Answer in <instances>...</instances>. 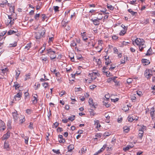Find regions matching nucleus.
<instances>
[{
	"mask_svg": "<svg viewBox=\"0 0 155 155\" xmlns=\"http://www.w3.org/2000/svg\"><path fill=\"white\" fill-rule=\"evenodd\" d=\"M33 124L32 122H30V124L28 126V127L31 129H32L33 128Z\"/></svg>",
	"mask_w": 155,
	"mask_h": 155,
	"instance_id": "57",
	"label": "nucleus"
},
{
	"mask_svg": "<svg viewBox=\"0 0 155 155\" xmlns=\"http://www.w3.org/2000/svg\"><path fill=\"white\" fill-rule=\"evenodd\" d=\"M20 87V85L16 81L14 82V84L13 85V87H15V90L18 89Z\"/></svg>",
	"mask_w": 155,
	"mask_h": 155,
	"instance_id": "19",
	"label": "nucleus"
},
{
	"mask_svg": "<svg viewBox=\"0 0 155 155\" xmlns=\"http://www.w3.org/2000/svg\"><path fill=\"white\" fill-rule=\"evenodd\" d=\"M76 57L79 60H81L83 58V57H82L81 55L80 54L77 56Z\"/></svg>",
	"mask_w": 155,
	"mask_h": 155,
	"instance_id": "40",
	"label": "nucleus"
},
{
	"mask_svg": "<svg viewBox=\"0 0 155 155\" xmlns=\"http://www.w3.org/2000/svg\"><path fill=\"white\" fill-rule=\"evenodd\" d=\"M41 17L42 18V21H44L45 19L47 18V17L45 14H42L41 15Z\"/></svg>",
	"mask_w": 155,
	"mask_h": 155,
	"instance_id": "34",
	"label": "nucleus"
},
{
	"mask_svg": "<svg viewBox=\"0 0 155 155\" xmlns=\"http://www.w3.org/2000/svg\"><path fill=\"white\" fill-rule=\"evenodd\" d=\"M110 134L109 132H105L104 134V136L107 137L109 136Z\"/></svg>",
	"mask_w": 155,
	"mask_h": 155,
	"instance_id": "64",
	"label": "nucleus"
},
{
	"mask_svg": "<svg viewBox=\"0 0 155 155\" xmlns=\"http://www.w3.org/2000/svg\"><path fill=\"white\" fill-rule=\"evenodd\" d=\"M74 148V146L72 144H70L68 147V152H71L72 150Z\"/></svg>",
	"mask_w": 155,
	"mask_h": 155,
	"instance_id": "15",
	"label": "nucleus"
},
{
	"mask_svg": "<svg viewBox=\"0 0 155 155\" xmlns=\"http://www.w3.org/2000/svg\"><path fill=\"white\" fill-rule=\"evenodd\" d=\"M52 151L54 153H56L57 154H58L60 153L59 150H55L54 149H53Z\"/></svg>",
	"mask_w": 155,
	"mask_h": 155,
	"instance_id": "61",
	"label": "nucleus"
},
{
	"mask_svg": "<svg viewBox=\"0 0 155 155\" xmlns=\"http://www.w3.org/2000/svg\"><path fill=\"white\" fill-rule=\"evenodd\" d=\"M59 142L61 143H64L65 142V140L64 138L60 139L59 140Z\"/></svg>",
	"mask_w": 155,
	"mask_h": 155,
	"instance_id": "47",
	"label": "nucleus"
},
{
	"mask_svg": "<svg viewBox=\"0 0 155 155\" xmlns=\"http://www.w3.org/2000/svg\"><path fill=\"white\" fill-rule=\"evenodd\" d=\"M9 144L8 141H5L4 144V148L5 149H7L9 148Z\"/></svg>",
	"mask_w": 155,
	"mask_h": 155,
	"instance_id": "25",
	"label": "nucleus"
},
{
	"mask_svg": "<svg viewBox=\"0 0 155 155\" xmlns=\"http://www.w3.org/2000/svg\"><path fill=\"white\" fill-rule=\"evenodd\" d=\"M40 14H36L34 16V18L36 21L38 20L39 18L40 17Z\"/></svg>",
	"mask_w": 155,
	"mask_h": 155,
	"instance_id": "35",
	"label": "nucleus"
},
{
	"mask_svg": "<svg viewBox=\"0 0 155 155\" xmlns=\"http://www.w3.org/2000/svg\"><path fill=\"white\" fill-rule=\"evenodd\" d=\"M155 111V109L154 107H152L150 109V115L152 119L155 118V115L154 112Z\"/></svg>",
	"mask_w": 155,
	"mask_h": 155,
	"instance_id": "10",
	"label": "nucleus"
},
{
	"mask_svg": "<svg viewBox=\"0 0 155 155\" xmlns=\"http://www.w3.org/2000/svg\"><path fill=\"white\" fill-rule=\"evenodd\" d=\"M155 72L154 70L153 71L151 69H147L144 72V75L147 78L149 79L152 76L153 73Z\"/></svg>",
	"mask_w": 155,
	"mask_h": 155,
	"instance_id": "3",
	"label": "nucleus"
},
{
	"mask_svg": "<svg viewBox=\"0 0 155 155\" xmlns=\"http://www.w3.org/2000/svg\"><path fill=\"white\" fill-rule=\"evenodd\" d=\"M118 38V37L116 35H114L112 36V38L113 39L116 40Z\"/></svg>",
	"mask_w": 155,
	"mask_h": 155,
	"instance_id": "60",
	"label": "nucleus"
},
{
	"mask_svg": "<svg viewBox=\"0 0 155 155\" xmlns=\"http://www.w3.org/2000/svg\"><path fill=\"white\" fill-rule=\"evenodd\" d=\"M144 127L143 126V127H142L139 130V134H143V129L144 128Z\"/></svg>",
	"mask_w": 155,
	"mask_h": 155,
	"instance_id": "29",
	"label": "nucleus"
},
{
	"mask_svg": "<svg viewBox=\"0 0 155 155\" xmlns=\"http://www.w3.org/2000/svg\"><path fill=\"white\" fill-rule=\"evenodd\" d=\"M75 116L74 115L73 116L71 117L68 118V120L71 121H73L74 119Z\"/></svg>",
	"mask_w": 155,
	"mask_h": 155,
	"instance_id": "52",
	"label": "nucleus"
},
{
	"mask_svg": "<svg viewBox=\"0 0 155 155\" xmlns=\"http://www.w3.org/2000/svg\"><path fill=\"white\" fill-rule=\"evenodd\" d=\"M105 63L106 65H108L110 63H111V61L109 59V56H106L105 57Z\"/></svg>",
	"mask_w": 155,
	"mask_h": 155,
	"instance_id": "11",
	"label": "nucleus"
},
{
	"mask_svg": "<svg viewBox=\"0 0 155 155\" xmlns=\"http://www.w3.org/2000/svg\"><path fill=\"white\" fill-rule=\"evenodd\" d=\"M54 10L55 12H56L59 11V7L58 6H54L53 7Z\"/></svg>",
	"mask_w": 155,
	"mask_h": 155,
	"instance_id": "36",
	"label": "nucleus"
},
{
	"mask_svg": "<svg viewBox=\"0 0 155 155\" xmlns=\"http://www.w3.org/2000/svg\"><path fill=\"white\" fill-rule=\"evenodd\" d=\"M127 11L129 12L131 14V15L133 16L135 14L137 13V12H134L131 9H128Z\"/></svg>",
	"mask_w": 155,
	"mask_h": 155,
	"instance_id": "30",
	"label": "nucleus"
},
{
	"mask_svg": "<svg viewBox=\"0 0 155 155\" xmlns=\"http://www.w3.org/2000/svg\"><path fill=\"white\" fill-rule=\"evenodd\" d=\"M92 74V76L91 77V78L92 80H94L96 78V73H93L90 74L91 75Z\"/></svg>",
	"mask_w": 155,
	"mask_h": 155,
	"instance_id": "21",
	"label": "nucleus"
},
{
	"mask_svg": "<svg viewBox=\"0 0 155 155\" xmlns=\"http://www.w3.org/2000/svg\"><path fill=\"white\" fill-rule=\"evenodd\" d=\"M88 103L90 107L92 108L95 109L96 108L94 104V103L93 101L91 98H90L88 100Z\"/></svg>",
	"mask_w": 155,
	"mask_h": 155,
	"instance_id": "7",
	"label": "nucleus"
},
{
	"mask_svg": "<svg viewBox=\"0 0 155 155\" xmlns=\"http://www.w3.org/2000/svg\"><path fill=\"white\" fill-rule=\"evenodd\" d=\"M25 142L26 144H28V141L29 139V137L28 136H25L24 138Z\"/></svg>",
	"mask_w": 155,
	"mask_h": 155,
	"instance_id": "39",
	"label": "nucleus"
},
{
	"mask_svg": "<svg viewBox=\"0 0 155 155\" xmlns=\"http://www.w3.org/2000/svg\"><path fill=\"white\" fill-rule=\"evenodd\" d=\"M123 129L124 131L126 133H127L128 131H129L130 130L129 128L126 126H124L123 127Z\"/></svg>",
	"mask_w": 155,
	"mask_h": 155,
	"instance_id": "27",
	"label": "nucleus"
},
{
	"mask_svg": "<svg viewBox=\"0 0 155 155\" xmlns=\"http://www.w3.org/2000/svg\"><path fill=\"white\" fill-rule=\"evenodd\" d=\"M31 46V43H28L27 44L25 47V48L27 49L28 50L29 49Z\"/></svg>",
	"mask_w": 155,
	"mask_h": 155,
	"instance_id": "38",
	"label": "nucleus"
},
{
	"mask_svg": "<svg viewBox=\"0 0 155 155\" xmlns=\"http://www.w3.org/2000/svg\"><path fill=\"white\" fill-rule=\"evenodd\" d=\"M127 119L129 121L132 122L134 120V117L129 116L128 117Z\"/></svg>",
	"mask_w": 155,
	"mask_h": 155,
	"instance_id": "37",
	"label": "nucleus"
},
{
	"mask_svg": "<svg viewBox=\"0 0 155 155\" xmlns=\"http://www.w3.org/2000/svg\"><path fill=\"white\" fill-rule=\"evenodd\" d=\"M6 33V31H3L2 32L0 33V36L2 37L5 35Z\"/></svg>",
	"mask_w": 155,
	"mask_h": 155,
	"instance_id": "58",
	"label": "nucleus"
},
{
	"mask_svg": "<svg viewBox=\"0 0 155 155\" xmlns=\"http://www.w3.org/2000/svg\"><path fill=\"white\" fill-rule=\"evenodd\" d=\"M35 86H36V87H35V90H36L38 89V88L40 87V84L39 83H35Z\"/></svg>",
	"mask_w": 155,
	"mask_h": 155,
	"instance_id": "48",
	"label": "nucleus"
},
{
	"mask_svg": "<svg viewBox=\"0 0 155 155\" xmlns=\"http://www.w3.org/2000/svg\"><path fill=\"white\" fill-rule=\"evenodd\" d=\"M38 32V33H40V35L41 37H44L45 34V30L43 27L39 28Z\"/></svg>",
	"mask_w": 155,
	"mask_h": 155,
	"instance_id": "5",
	"label": "nucleus"
},
{
	"mask_svg": "<svg viewBox=\"0 0 155 155\" xmlns=\"http://www.w3.org/2000/svg\"><path fill=\"white\" fill-rule=\"evenodd\" d=\"M135 43L139 47V51H142L143 48L146 47V45L144 44L145 41L143 39L137 38L135 40Z\"/></svg>",
	"mask_w": 155,
	"mask_h": 155,
	"instance_id": "1",
	"label": "nucleus"
},
{
	"mask_svg": "<svg viewBox=\"0 0 155 155\" xmlns=\"http://www.w3.org/2000/svg\"><path fill=\"white\" fill-rule=\"evenodd\" d=\"M133 80L131 78H129L127 80V82L128 84L131 83H132Z\"/></svg>",
	"mask_w": 155,
	"mask_h": 155,
	"instance_id": "46",
	"label": "nucleus"
},
{
	"mask_svg": "<svg viewBox=\"0 0 155 155\" xmlns=\"http://www.w3.org/2000/svg\"><path fill=\"white\" fill-rule=\"evenodd\" d=\"M8 18L9 19V20H8V25H10L11 26L13 24L14 22V21L16 18H13L12 17V15H8Z\"/></svg>",
	"mask_w": 155,
	"mask_h": 155,
	"instance_id": "4",
	"label": "nucleus"
},
{
	"mask_svg": "<svg viewBox=\"0 0 155 155\" xmlns=\"http://www.w3.org/2000/svg\"><path fill=\"white\" fill-rule=\"evenodd\" d=\"M102 134L96 133L95 135V136L97 137L100 138L102 136Z\"/></svg>",
	"mask_w": 155,
	"mask_h": 155,
	"instance_id": "50",
	"label": "nucleus"
},
{
	"mask_svg": "<svg viewBox=\"0 0 155 155\" xmlns=\"http://www.w3.org/2000/svg\"><path fill=\"white\" fill-rule=\"evenodd\" d=\"M17 111L16 112H13L12 113L13 116L15 121H16L18 120V115L17 114Z\"/></svg>",
	"mask_w": 155,
	"mask_h": 155,
	"instance_id": "13",
	"label": "nucleus"
},
{
	"mask_svg": "<svg viewBox=\"0 0 155 155\" xmlns=\"http://www.w3.org/2000/svg\"><path fill=\"white\" fill-rule=\"evenodd\" d=\"M127 31V30H122L120 32V35L121 36L124 35L126 33Z\"/></svg>",
	"mask_w": 155,
	"mask_h": 155,
	"instance_id": "28",
	"label": "nucleus"
},
{
	"mask_svg": "<svg viewBox=\"0 0 155 155\" xmlns=\"http://www.w3.org/2000/svg\"><path fill=\"white\" fill-rule=\"evenodd\" d=\"M87 150L86 147L85 146H84L81 149V153L82 154L85 153L86 152V151Z\"/></svg>",
	"mask_w": 155,
	"mask_h": 155,
	"instance_id": "22",
	"label": "nucleus"
},
{
	"mask_svg": "<svg viewBox=\"0 0 155 155\" xmlns=\"http://www.w3.org/2000/svg\"><path fill=\"white\" fill-rule=\"evenodd\" d=\"M32 110L30 109H27L26 110V113L28 114H31Z\"/></svg>",
	"mask_w": 155,
	"mask_h": 155,
	"instance_id": "41",
	"label": "nucleus"
},
{
	"mask_svg": "<svg viewBox=\"0 0 155 155\" xmlns=\"http://www.w3.org/2000/svg\"><path fill=\"white\" fill-rule=\"evenodd\" d=\"M42 86L45 88H46L48 85V83L47 82H45L42 84Z\"/></svg>",
	"mask_w": 155,
	"mask_h": 155,
	"instance_id": "49",
	"label": "nucleus"
},
{
	"mask_svg": "<svg viewBox=\"0 0 155 155\" xmlns=\"http://www.w3.org/2000/svg\"><path fill=\"white\" fill-rule=\"evenodd\" d=\"M41 59L42 61H47L48 58L47 57H43L42 56L41 57Z\"/></svg>",
	"mask_w": 155,
	"mask_h": 155,
	"instance_id": "43",
	"label": "nucleus"
},
{
	"mask_svg": "<svg viewBox=\"0 0 155 155\" xmlns=\"http://www.w3.org/2000/svg\"><path fill=\"white\" fill-rule=\"evenodd\" d=\"M114 53L117 54H118V53H119L118 50L116 48H114Z\"/></svg>",
	"mask_w": 155,
	"mask_h": 155,
	"instance_id": "53",
	"label": "nucleus"
},
{
	"mask_svg": "<svg viewBox=\"0 0 155 155\" xmlns=\"http://www.w3.org/2000/svg\"><path fill=\"white\" fill-rule=\"evenodd\" d=\"M81 36L82 37L83 40L84 41H86L88 39L87 38V37L86 32H84L83 33H81Z\"/></svg>",
	"mask_w": 155,
	"mask_h": 155,
	"instance_id": "14",
	"label": "nucleus"
},
{
	"mask_svg": "<svg viewBox=\"0 0 155 155\" xmlns=\"http://www.w3.org/2000/svg\"><path fill=\"white\" fill-rule=\"evenodd\" d=\"M33 97L34 98V99L32 100L33 103L34 104L36 103L38 101L37 98L35 96H34Z\"/></svg>",
	"mask_w": 155,
	"mask_h": 155,
	"instance_id": "42",
	"label": "nucleus"
},
{
	"mask_svg": "<svg viewBox=\"0 0 155 155\" xmlns=\"http://www.w3.org/2000/svg\"><path fill=\"white\" fill-rule=\"evenodd\" d=\"M45 51H47V54H49L50 55V57L51 60L56 58V55L55 54V52L51 48L46 49Z\"/></svg>",
	"mask_w": 155,
	"mask_h": 155,
	"instance_id": "2",
	"label": "nucleus"
},
{
	"mask_svg": "<svg viewBox=\"0 0 155 155\" xmlns=\"http://www.w3.org/2000/svg\"><path fill=\"white\" fill-rule=\"evenodd\" d=\"M17 31H15L13 30H10L8 31L7 34L8 35H11L12 34H13L17 32Z\"/></svg>",
	"mask_w": 155,
	"mask_h": 155,
	"instance_id": "26",
	"label": "nucleus"
},
{
	"mask_svg": "<svg viewBox=\"0 0 155 155\" xmlns=\"http://www.w3.org/2000/svg\"><path fill=\"white\" fill-rule=\"evenodd\" d=\"M132 147H131V146L127 145V147L123 148V150H124L125 151H126L129 150L130 148H131Z\"/></svg>",
	"mask_w": 155,
	"mask_h": 155,
	"instance_id": "24",
	"label": "nucleus"
},
{
	"mask_svg": "<svg viewBox=\"0 0 155 155\" xmlns=\"http://www.w3.org/2000/svg\"><path fill=\"white\" fill-rule=\"evenodd\" d=\"M2 122L1 123V128L0 130H1V129L2 130H5V129L6 128V127L5 126V124L4 123L3 121H2V120H1Z\"/></svg>",
	"mask_w": 155,
	"mask_h": 155,
	"instance_id": "16",
	"label": "nucleus"
},
{
	"mask_svg": "<svg viewBox=\"0 0 155 155\" xmlns=\"http://www.w3.org/2000/svg\"><path fill=\"white\" fill-rule=\"evenodd\" d=\"M113 78L114 79L113 77H110L108 78V79L107 80V82L108 83L110 82L111 81H112Z\"/></svg>",
	"mask_w": 155,
	"mask_h": 155,
	"instance_id": "54",
	"label": "nucleus"
},
{
	"mask_svg": "<svg viewBox=\"0 0 155 155\" xmlns=\"http://www.w3.org/2000/svg\"><path fill=\"white\" fill-rule=\"evenodd\" d=\"M9 10L10 12H14V11L15 10V7L13 6H12L9 8Z\"/></svg>",
	"mask_w": 155,
	"mask_h": 155,
	"instance_id": "51",
	"label": "nucleus"
},
{
	"mask_svg": "<svg viewBox=\"0 0 155 155\" xmlns=\"http://www.w3.org/2000/svg\"><path fill=\"white\" fill-rule=\"evenodd\" d=\"M2 3L1 4V6L4 7V5L7 4L8 1L7 0H2Z\"/></svg>",
	"mask_w": 155,
	"mask_h": 155,
	"instance_id": "18",
	"label": "nucleus"
},
{
	"mask_svg": "<svg viewBox=\"0 0 155 155\" xmlns=\"http://www.w3.org/2000/svg\"><path fill=\"white\" fill-rule=\"evenodd\" d=\"M82 90V89L81 87L75 88V92H78L81 91Z\"/></svg>",
	"mask_w": 155,
	"mask_h": 155,
	"instance_id": "59",
	"label": "nucleus"
},
{
	"mask_svg": "<svg viewBox=\"0 0 155 155\" xmlns=\"http://www.w3.org/2000/svg\"><path fill=\"white\" fill-rule=\"evenodd\" d=\"M10 136V132L9 130L8 131L7 133L4 134L2 137V139L3 140H7L8 139Z\"/></svg>",
	"mask_w": 155,
	"mask_h": 155,
	"instance_id": "8",
	"label": "nucleus"
},
{
	"mask_svg": "<svg viewBox=\"0 0 155 155\" xmlns=\"http://www.w3.org/2000/svg\"><path fill=\"white\" fill-rule=\"evenodd\" d=\"M11 124V122L9 121L7 124V126L8 127V128L9 129H11L12 128Z\"/></svg>",
	"mask_w": 155,
	"mask_h": 155,
	"instance_id": "44",
	"label": "nucleus"
},
{
	"mask_svg": "<svg viewBox=\"0 0 155 155\" xmlns=\"http://www.w3.org/2000/svg\"><path fill=\"white\" fill-rule=\"evenodd\" d=\"M107 8L111 10H113L114 9V7L111 5L107 4Z\"/></svg>",
	"mask_w": 155,
	"mask_h": 155,
	"instance_id": "33",
	"label": "nucleus"
},
{
	"mask_svg": "<svg viewBox=\"0 0 155 155\" xmlns=\"http://www.w3.org/2000/svg\"><path fill=\"white\" fill-rule=\"evenodd\" d=\"M114 79L113 78L112 81H113L115 83V85L116 86H120V82L119 81L116 80V79L117 78V77H114Z\"/></svg>",
	"mask_w": 155,
	"mask_h": 155,
	"instance_id": "12",
	"label": "nucleus"
},
{
	"mask_svg": "<svg viewBox=\"0 0 155 155\" xmlns=\"http://www.w3.org/2000/svg\"><path fill=\"white\" fill-rule=\"evenodd\" d=\"M22 94L21 92L18 93L14 97L15 100H19L21 97Z\"/></svg>",
	"mask_w": 155,
	"mask_h": 155,
	"instance_id": "9",
	"label": "nucleus"
},
{
	"mask_svg": "<svg viewBox=\"0 0 155 155\" xmlns=\"http://www.w3.org/2000/svg\"><path fill=\"white\" fill-rule=\"evenodd\" d=\"M66 93L65 91H62L61 92H60V93L59 94L60 95V96H62L64 94Z\"/></svg>",
	"mask_w": 155,
	"mask_h": 155,
	"instance_id": "62",
	"label": "nucleus"
},
{
	"mask_svg": "<svg viewBox=\"0 0 155 155\" xmlns=\"http://www.w3.org/2000/svg\"><path fill=\"white\" fill-rule=\"evenodd\" d=\"M71 45L72 46L74 47L77 44L75 41H72L71 43Z\"/></svg>",
	"mask_w": 155,
	"mask_h": 155,
	"instance_id": "56",
	"label": "nucleus"
},
{
	"mask_svg": "<svg viewBox=\"0 0 155 155\" xmlns=\"http://www.w3.org/2000/svg\"><path fill=\"white\" fill-rule=\"evenodd\" d=\"M89 111L90 113V114L91 115L94 116L95 114L94 111L93 109H90L89 110Z\"/></svg>",
	"mask_w": 155,
	"mask_h": 155,
	"instance_id": "32",
	"label": "nucleus"
},
{
	"mask_svg": "<svg viewBox=\"0 0 155 155\" xmlns=\"http://www.w3.org/2000/svg\"><path fill=\"white\" fill-rule=\"evenodd\" d=\"M16 78H18L19 77V75L20 74V72L19 70H18L17 71H16Z\"/></svg>",
	"mask_w": 155,
	"mask_h": 155,
	"instance_id": "45",
	"label": "nucleus"
},
{
	"mask_svg": "<svg viewBox=\"0 0 155 155\" xmlns=\"http://www.w3.org/2000/svg\"><path fill=\"white\" fill-rule=\"evenodd\" d=\"M17 45V42L16 41H15L14 43L13 44H9V47H15Z\"/></svg>",
	"mask_w": 155,
	"mask_h": 155,
	"instance_id": "31",
	"label": "nucleus"
},
{
	"mask_svg": "<svg viewBox=\"0 0 155 155\" xmlns=\"http://www.w3.org/2000/svg\"><path fill=\"white\" fill-rule=\"evenodd\" d=\"M29 96V93L28 92H26L25 93V99H26V98Z\"/></svg>",
	"mask_w": 155,
	"mask_h": 155,
	"instance_id": "63",
	"label": "nucleus"
},
{
	"mask_svg": "<svg viewBox=\"0 0 155 155\" xmlns=\"http://www.w3.org/2000/svg\"><path fill=\"white\" fill-rule=\"evenodd\" d=\"M102 18V17H101L100 18H97L96 19H91V20L92 21L93 24L95 25H98L100 24L99 20H101Z\"/></svg>",
	"mask_w": 155,
	"mask_h": 155,
	"instance_id": "6",
	"label": "nucleus"
},
{
	"mask_svg": "<svg viewBox=\"0 0 155 155\" xmlns=\"http://www.w3.org/2000/svg\"><path fill=\"white\" fill-rule=\"evenodd\" d=\"M35 38L36 39H39L42 37L40 35V33H38V31L35 33Z\"/></svg>",
	"mask_w": 155,
	"mask_h": 155,
	"instance_id": "20",
	"label": "nucleus"
},
{
	"mask_svg": "<svg viewBox=\"0 0 155 155\" xmlns=\"http://www.w3.org/2000/svg\"><path fill=\"white\" fill-rule=\"evenodd\" d=\"M104 105L106 107H108L110 106V104H108V103H106L104 102Z\"/></svg>",
	"mask_w": 155,
	"mask_h": 155,
	"instance_id": "55",
	"label": "nucleus"
},
{
	"mask_svg": "<svg viewBox=\"0 0 155 155\" xmlns=\"http://www.w3.org/2000/svg\"><path fill=\"white\" fill-rule=\"evenodd\" d=\"M152 50L151 48H150L147 51L146 55L149 56L152 54Z\"/></svg>",
	"mask_w": 155,
	"mask_h": 155,
	"instance_id": "17",
	"label": "nucleus"
},
{
	"mask_svg": "<svg viewBox=\"0 0 155 155\" xmlns=\"http://www.w3.org/2000/svg\"><path fill=\"white\" fill-rule=\"evenodd\" d=\"M142 61L143 63H145V65L148 64L150 63L149 61L146 59H142Z\"/></svg>",
	"mask_w": 155,
	"mask_h": 155,
	"instance_id": "23",
	"label": "nucleus"
}]
</instances>
